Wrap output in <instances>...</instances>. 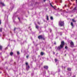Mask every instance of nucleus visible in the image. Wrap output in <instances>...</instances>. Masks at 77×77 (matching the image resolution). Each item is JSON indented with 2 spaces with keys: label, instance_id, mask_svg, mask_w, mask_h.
I'll use <instances>...</instances> for the list:
<instances>
[{
  "label": "nucleus",
  "instance_id": "f257e3e1",
  "mask_svg": "<svg viewBox=\"0 0 77 77\" xmlns=\"http://www.w3.org/2000/svg\"><path fill=\"white\" fill-rule=\"evenodd\" d=\"M64 46V42L63 41L61 42V44L60 46H59L57 48V49L60 50L61 48H62Z\"/></svg>",
  "mask_w": 77,
  "mask_h": 77
},
{
  "label": "nucleus",
  "instance_id": "f03ea898",
  "mask_svg": "<svg viewBox=\"0 0 77 77\" xmlns=\"http://www.w3.org/2000/svg\"><path fill=\"white\" fill-rule=\"evenodd\" d=\"M59 26H63L64 24V23H63V22H62L61 21H60L59 22Z\"/></svg>",
  "mask_w": 77,
  "mask_h": 77
},
{
  "label": "nucleus",
  "instance_id": "7ed1b4c3",
  "mask_svg": "<svg viewBox=\"0 0 77 77\" xmlns=\"http://www.w3.org/2000/svg\"><path fill=\"white\" fill-rule=\"evenodd\" d=\"M26 69H27V70H28V69L30 68V67H29V66L28 65V63H26Z\"/></svg>",
  "mask_w": 77,
  "mask_h": 77
},
{
  "label": "nucleus",
  "instance_id": "20e7f679",
  "mask_svg": "<svg viewBox=\"0 0 77 77\" xmlns=\"http://www.w3.org/2000/svg\"><path fill=\"white\" fill-rule=\"evenodd\" d=\"M70 46L71 47H74V43L72 42H70Z\"/></svg>",
  "mask_w": 77,
  "mask_h": 77
},
{
  "label": "nucleus",
  "instance_id": "39448f33",
  "mask_svg": "<svg viewBox=\"0 0 77 77\" xmlns=\"http://www.w3.org/2000/svg\"><path fill=\"white\" fill-rule=\"evenodd\" d=\"M38 39H42V38H43V37H42V35H39L38 36Z\"/></svg>",
  "mask_w": 77,
  "mask_h": 77
},
{
  "label": "nucleus",
  "instance_id": "423d86ee",
  "mask_svg": "<svg viewBox=\"0 0 77 77\" xmlns=\"http://www.w3.org/2000/svg\"><path fill=\"white\" fill-rule=\"evenodd\" d=\"M0 4L2 5V6H5V5L4 4V3L2 2H1Z\"/></svg>",
  "mask_w": 77,
  "mask_h": 77
},
{
  "label": "nucleus",
  "instance_id": "0eeeda50",
  "mask_svg": "<svg viewBox=\"0 0 77 77\" xmlns=\"http://www.w3.org/2000/svg\"><path fill=\"white\" fill-rule=\"evenodd\" d=\"M48 66H44V68H45V69H48Z\"/></svg>",
  "mask_w": 77,
  "mask_h": 77
},
{
  "label": "nucleus",
  "instance_id": "6e6552de",
  "mask_svg": "<svg viewBox=\"0 0 77 77\" xmlns=\"http://www.w3.org/2000/svg\"><path fill=\"white\" fill-rule=\"evenodd\" d=\"M44 54V53L43 52H42L41 53V55L42 56Z\"/></svg>",
  "mask_w": 77,
  "mask_h": 77
},
{
  "label": "nucleus",
  "instance_id": "1a4fd4ad",
  "mask_svg": "<svg viewBox=\"0 0 77 77\" xmlns=\"http://www.w3.org/2000/svg\"><path fill=\"white\" fill-rule=\"evenodd\" d=\"M71 69L70 68H67V70L68 71H71Z\"/></svg>",
  "mask_w": 77,
  "mask_h": 77
},
{
  "label": "nucleus",
  "instance_id": "9d476101",
  "mask_svg": "<svg viewBox=\"0 0 77 77\" xmlns=\"http://www.w3.org/2000/svg\"><path fill=\"white\" fill-rule=\"evenodd\" d=\"M10 54L11 56H12V54H13V52H11L10 53Z\"/></svg>",
  "mask_w": 77,
  "mask_h": 77
},
{
  "label": "nucleus",
  "instance_id": "9b49d317",
  "mask_svg": "<svg viewBox=\"0 0 77 77\" xmlns=\"http://www.w3.org/2000/svg\"><path fill=\"white\" fill-rule=\"evenodd\" d=\"M47 20H48V15L46 16Z\"/></svg>",
  "mask_w": 77,
  "mask_h": 77
},
{
  "label": "nucleus",
  "instance_id": "f8f14e48",
  "mask_svg": "<svg viewBox=\"0 0 77 77\" xmlns=\"http://www.w3.org/2000/svg\"><path fill=\"white\" fill-rule=\"evenodd\" d=\"M2 46L0 45V50H2Z\"/></svg>",
  "mask_w": 77,
  "mask_h": 77
},
{
  "label": "nucleus",
  "instance_id": "ddd939ff",
  "mask_svg": "<svg viewBox=\"0 0 77 77\" xmlns=\"http://www.w3.org/2000/svg\"><path fill=\"white\" fill-rule=\"evenodd\" d=\"M72 26V27H73V23H72V22H71V24Z\"/></svg>",
  "mask_w": 77,
  "mask_h": 77
},
{
  "label": "nucleus",
  "instance_id": "4468645a",
  "mask_svg": "<svg viewBox=\"0 0 77 77\" xmlns=\"http://www.w3.org/2000/svg\"><path fill=\"white\" fill-rule=\"evenodd\" d=\"M35 24L36 25V29H38V26H36V23H35Z\"/></svg>",
  "mask_w": 77,
  "mask_h": 77
},
{
  "label": "nucleus",
  "instance_id": "2eb2a0df",
  "mask_svg": "<svg viewBox=\"0 0 77 77\" xmlns=\"http://www.w3.org/2000/svg\"><path fill=\"white\" fill-rule=\"evenodd\" d=\"M50 18L51 20H53V17H51Z\"/></svg>",
  "mask_w": 77,
  "mask_h": 77
},
{
  "label": "nucleus",
  "instance_id": "dca6fc26",
  "mask_svg": "<svg viewBox=\"0 0 77 77\" xmlns=\"http://www.w3.org/2000/svg\"><path fill=\"white\" fill-rule=\"evenodd\" d=\"M0 32H2V28H0Z\"/></svg>",
  "mask_w": 77,
  "mask_h": 77
},
{
  "label": "nucleus",
  "instance_id": "f3484780",
  "mask_svg": "<svg viewBox=\"0 0 77 77\" xmlns=\"http://www.w3.org/2000/svg\"><path fill=\"white\" fill-rule=\"evenodd\" d=\"M50 5H51V6L53 8H54V7H53V5H52L51 4V3H50Z\"/></svg>",
  "mask_w": 77,
  "mask_h": 77
},
{
  "label": "nucleus",
  "instance_id": "a211bd4d",
  "mask_svg": "<svg viewBox=\"0 0 77 77\" xmlns=\"http://www.w3.org/2000/svg\"><path fill=\"white\" fill-rule=\"evenodd\" d=\"M72 21L73 22H76V21L74 20V19H72Z\"/></svg>",
  "mask_w": 77,
  "mask_h": 77
},
{
  "label": "nucleus",
  "instance_id": "6ab92c4d",
  "mask_svg": "<svg viewBox=\"0 0 77 77\" xmlns=\"http://www.w3.org/2000/svg\"><path fill=\"white\" fill-rule=\"evenodd\" d=\"M55 62H56L57 61V59H55Z\"/></svg>",
  "mask_w": 77,
  "mask_h": 77
},
{
  "label": "nucleus",
  "instance_id": "aec40b11",
  "mask_svg": "<svg viewBox=\"0 0 77 77\" xmlns=\"http://www.w3.org/2000/svg\"><path fill=\"white\" fill-rule=\"evenodd\" d=\"M17 54H20V52H17Z\"/></svg>",
  "mask_w": 77,
  "mask_h": 77
},
{
  "label": "nucleus",
  "instance_id": "412c9836",
  "mask_svg": "<svg viewBox=\"0 0 77 77\" xmlns=\"http://www.w3.org/2000/svg\"><path fill=\"white\" fill-rule=\"evenodd\" d=\"M67 46H66L65 47V48H66V49H67Z\"/></svg>",
  "mask_w": 77,
  "mask_h": 77
},
{
  "label": "nucleus",
  "instance_id": "4be33fe9",
  "mask_svg": "<svg viewBox=\"0 0 77 77\" xmlns=\"http://www.w3.org/2000/svg\"><path fill=\"white\" fill-rule=\"evenodd\" d=\"M61 1H62V0H60V3H62Z\"/></svg>",
  "mask_w": 77,
  "mask_h": 77
},
{
  "label": "nucleus",
  "instance_id": "5701e85b",
  "mask_svg": "<svg viewBox=\"0 0 77 77\" xmlns=\"http://www.w3.org/2000/svg\"><path fill=\"white\" fill-rule=\"evenodd\" d=\"M76 9V8H75H75L74 9V10H75Z\"/></svg>",
  "mask_w": 77,
  "mask_h": 77
},
{
  "label": "nucleus",
  "instance_id": "b1692460",
  "mask_svg": "<svg viewBox=\"0 0 77 77\" xmlns=\"http://www.w3.org/2000/svg\"><path fill=\"white\" fill-rule=\"evenodd\" d=\"M29 57V56H26V58H28Z\"/></svg>",
  "mask_w": 77,
  "mask_h": 77
},
{
  "label": "nucleus",
  "instance_id": "393cba45",
  "mask_svg": "<svg viewBox=\"0 0 77 77\" xmlns=\"http://www.w3.org/2000/svg\"><path fill=\"white\" fill-rule=\"evenodd\" d=\"M1 24V20H0V24Z\"/></svg>",
  "mask_w": 77,
  "mask_h": 77
},
{
  "label": "nucleus",
  "instance_id": "a878e982",
  "mask_svg": "<svg viewBox=\"0 0 77 77\" xmlns=\"http://www.w3.org/2000/svg\"><path fill=\"white\" fill-rule=\"evenodd\" d=\"M76 3H77V0H76Z\"/></svg>",
  "mask_w": 77,
  "mask_h": 77
},
{
  "label": "nucleus",
  "instance_id": "bb28decb",
  "mask_svg": "<svg viewBox=\"0 0 77 77\" xmlns=\"http://www.w3.org/2000/svg\"><path fill=\"white\" fill-rule=\"evenodd\" d=\"M18 19H19V21H20V18L19 17L18 18Z\"/></svg>",
  "mask_w": 77,
  "mask_h": 77
},
{
  "label": "nucleus",
  "instance_id": "cd10ccee",
  "mask_svg": "<svg viewBox=\"0 0 77 77\" xmlns=\"http://www.w3.org/2000/svg\"><path fill=\"white\" fill-rule=\"evenodd\" d=\"M65 7H66V5H65Z\"/></svg>",
  "mask_w": 77,
  "mask_h": 77
},
{
  "label": "nucleus",
  "instance_id": "c85d7f7f",
  "mask_svg": "<svg viewBox=\"0 0 77 77\" xmlns=\"http://www.w3.org/2000/svg\"><path fill=\"white\" fill-rule=\"evenodd\" d=\"M15 28L14 29V31H15Z\"/></svg>",
  "mask_w": 77,
  "mask_h": 77
},
{
  "label": "nucleus",
  "instance_id": "c756f323",
  "mask_svg": "<svg viewBox=\"0 0 77 77\" xmlns=\"http://www.w3.org/2000/svg\"><path fill=\"white\" fill-rule=\"evenodd\" d=\"M44 0V2H45V1H46V0Z\"/></svg>",
  "mask_w": 77,
  "mask_h": 77
},
{
  "label": "nucleus",
  "instance_id": "7c9ffc66",
  "mask_svg": "<svg viewBox=\"0 0 77 77\" xmlns=\"http://www.w3.org/2000/svg\"><path fill=\"white\" fill-rule=\"evenodd\" d=\"M72 77H75V76H73Z\"/></svg>",
  "mask_w": 77,
  "mask_h": 77
},
{
  "label": "nucleus",
  "instance_id": "2f4dec72",
  "mask_svg": "<svg viewBox=\"0 0 77 77\" xmlns=\"http://www.w3.org/2000/svg\"><path fill=\"white\" fill-rule=\"evenodd\" d=\"M53 54H55V53L54 52H53Z\"/></svg>",
  "mask_w": 77,
  "mask_h": 77
},
{
  "label": "nucleus",
  "instance_id": "473e14b6",
  "mask_svg": "<svg viewBox=\"0 0 77 77\" xmlns=\"http://www.w3.org/2000/svg\"><path fill=\"white\" fill-rule=\"evenodd\" d=\"M38 24H40V23H38Z\"/></svg>",
  "mask_w": 77,
  "mask_h": 77
},
{
  "label": "nucleus",
  "instance_id": "72a5a7b5",
  "mask_svg": "<svg viewBox=\"0 0 77 77\" xmlns=\"http://www.w3.org/2000/svg\"><path fill=\"white\" fill-rule=\"evenodd\" d=\"M54 44H56V43L55 42V43H54Z\"/></svg>",
  "mask_w": 77,
  "mask_h": 77
},
{
  "label": "nucleus",
  "instance_id": "f704fd0d",
  "mask_svg": "<svg viewBox=\"0 0 77 77\" xmlns=\"http://www.w3.org/2000/svg\"><path fill=\"white\" fill-rule=\"evenodd\" d=\"M7 48H6V49H7Z\"/></svg>",
  "mask_w": 77,
  "mask_h": 77
},
{
  "label": "nucleus",
  "instance_id": "c9c22d12",
  "mask_svg": "<svg viewBox=\"0 0 77 77\" xmlns=\"http://www.w3.org/2000/svg\"><path fill=\"white\" fill-rule=\"evenodd\" d=\"M71 1H72V2L73 1H72V0H71Z\"/></svg>",
  "mask_w": 77,
  "mask_h": 77
},
{
  "label": "nucleus",
  "instance_id": "e433bc0d",
  "mask_svg": "<svg viewBox=\"0 0 77 77\" xmlns=\"http://www.w3.org/2000/svg\"><path fill=\"white\" fill-rule=\"evenodd\" d=\"M58 9H59V8H58Z\"/></svg>",
  "mask_w": 77,
  "mask_h": 77
},
{
  "label": "nucleus",
  "instance_id": "4c0bfd02",
  "mask_svg": "<svg viewBox=\"0 0 77 77\" xmlns=\"http://www.w3.org/2000/svg\"><path fill=\"white\" fill-rule=\"evenodd\" d=\"M48 72H49L48 71Z\"/></svg>",
  "mask_w": 77,
  "mask_h": 77
},
{
  "label": "nucleus",
  "instance_id": "58836bf2",
  "mask_svg": "<svg viewBox=\"0 0 77 77\" xmlns=\"http://www.w3.org/2000/svg\"><path fill=\"white\" fill-rule=\"evenodd\" d=\"M0 73H2V72H0Z\"/></svg>",
  "mask_w": 77,
  "mask_h": 77
}]
</instances>
